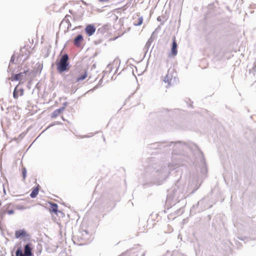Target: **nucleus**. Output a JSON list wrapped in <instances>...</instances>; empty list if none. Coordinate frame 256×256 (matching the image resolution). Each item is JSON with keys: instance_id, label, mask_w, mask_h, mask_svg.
Returning <instances> with one entry per match:
<instances>
[{"instance_id": "f257e3e1", "label": "nucleus", "mask_w": 256, "mask_h": 256, "mask_svg": "<svg viewBox=\"0 0 256 256\" xmlns=\"http://www.w3.org/2000/svg\"><path fill=\"white\" fill-rule=\"evenodd\" d=\"M164 82L167 84V88L174 86L178 83V79L176 70L174 68H170L167 74L164 78Z\"/></svg>"}, {"instance_id": "f03ea898", "label": "nucleus", "mask_w": 256, "mask_h": 256, "mask_svg": "<svg viewBox=\"0 0 256 256\" xmlns=\"http://www.w3.org/2000/svg\"><path fill=\"white\" fill-rule=\"evenodd\" d=\"M57 70L61 73L68 70L70 68L68 56L67 54L62 55L59 62H56Z\"/></svg>"}, {"instance_id": "7ed1b4c3", "label": "nucleus", "mask_w": 256, "mask_h": 256, "mask_svg": "<svg viewBox=\"0 0 256 256\" xmlns=\"http://www.w3.org/2000/svg\"><path fill=\"white\" fill-rule=\"evenodd\" d=\"M31 246L32 244H26L24 248V253H22L21 249H18L16 252V256H32V254Z\"/></svg>"}, {"instance_id": "20e7f679", "label": "nucleus", "mask_w": 256, "mask_h": 256, "mask_svg": "<svg viewBox=\"0 0 256 256\" xmlns=\"http://www.w3.org/2000/svg\"><path fill=\"white\" fill-rule=\"evenodd\" d=\"M76 77L74 82H78L83 80L88 76V71L84 68H78L76 71Z\"/></svg>"}, {"instance_id": "39448f33", "label": "nucleus", "mask_w": 256, "mask_h": 256, "mask_svg": "<svg viewBox=\"0 0 256 256\" xmlns=\"http://www.w3.org/2000/svg\"><path fill=\"white\" fill-rule=\"evenodd\" d=\"M178 44L176 42V38L175 36L173 37L172 38V44L170 52L168 54V56L174 58L178 54Z\"/></svg>"}, {"instance_id": "423d86ee", "label": "nucleus", "mask_w": 256, "mask_h": 256, "mask_svg": "<svg viewBox=\"0 0 256 256\" xmlns=\"http://www.w3.org/2000/svg\"><path fill=\"white\" fill-rule=\"evenodd\" d=\"M84 38L82 34H78L74 40V44L78 48H82Z\"/></svg>"}, {"instance_id": "0eeeda50", "label": "nucleus", "mask_w": 256, "mask_h": 256, "mask_svg": "<svg viewBox=\"0 0 256 256\" xmlns=\"http://www.w3.org/2000/svg\"><path fill=\"white\" fill-rule=\"evenodd\" d=\"M85 31L88 36H91L95 32L96 28L93 25L88 24L86 26Z\"/></svg>"}, {"instance_id": "6e6552de", "label": "nucleus", "mask_w": 256, "mask_h": 256, "mask_svg": "<svg viewBox=\"0 0 256 256\" xmlns=\"http://www.w3.org/2000/svg\"><path fill=\"white\" fill-rule=\"evenodd\" d=\"M14 206L11 204H8L6 206V208L4 212V213L8 214H14Z\"/></svg>"}, {"instance_id": "1a4fd4ad", "label": "nucleus", "mask_w": 256, "mask_h": 256, "mask_svg": "<svg viewBox=\"0 0 256 256\" xmlns=\"http://www.w3.org/2000/svg\"><path fill=\"white\" fill-rule=\"evenodd\" d=\"M28 236V234L24 230H20L16 231L15 232V236L17 238L22 237H26Z\"/></svg>"}, {"instance_id": "9d476101", "label": "nucleus", "mask_w": 256, "mask_h": 256, "mask_svg": "<svg viewBox=\"0 0 256 256\" xmlns=\"http://www.w3.org/2000/svg\"><path fill=\"white\" fill-rule=\"evenodd\" d=\"M24 94V90L20 88L18 90L16 86L13 92L14 97V98H18L19 96H22Z\"/></svg>"}, {"instance_id": "9b49d317", "label": "nucleus", "mask_w": 256, "mask_h": 256, "mask_svg": "<svg viewBox=\"0 0 256 256\" xmlns=\"http://www.w3.org/2000/svg\"><path fill=\"white\" fill-rule=\"evenodd\" d=\"M50 208H49V212L50 213L54 212L56 214H58V206L56 204L50 202Z\"/></svg>"}, {"instance_id": "f8f14e48", "label": "nucleus", "mask_w": 256, "mask_h": 256, "mask_svg": "<svg viewBox=\"0 0 256 256\" xmlns=\"http://www.w3.org/2000/svg\"><path fill=\"white\" fill-rule=\"evenodd\" d=\"M40 190V186L38 185L36 188H34L32 190V191L30 194V196L32 198H36L38 194V192Z\"/></svg>"}, {"instance_id": "ddd939ff", "label": "nucleus", "mask_w": 256, "mask_h": 256, "mask_svg": "<svg viewBox=\"0 0 256 256\" xmlns=\"http://www.w3.org/2000/svg\"><path fill=\"white\" fill-rule=\"evenodd\" d=\"M64 110V108H58L54 110L51 114V118H56L58 116H59Z\"/></svg>"}, {"instance_id": "4468645a", "label": "nucleus", "mask_w": 256, "mask_h": 256, "mask_svg": "<svg viewBox=\"0 0 256 256\" xmlns=\"http://www.w3.org/2000/svg\"><path fill=\"white\" fill-rule=\"evenodd\" d=\"M27 72L28 71L26 70V71H25L24 73L20 72L18 74H16L14 75V76L11 77L10 80L12 81L20 80L22 79V77L23 76V74H26Z\"/></svg>"}, {"instance_id": "2eb2a0df", "label": "nucleus", "mask_w": 256, "mask_h": 256, "mask_svg": "<svg viewBox=\"0 0 256 256\" xmlns=\"http://www.w3.org/2000/svg\"><path fill=\"white\" fill-rule=\"evenodd\" d=\"M134 20V24L136 26L141 25L143 22L142 16H138L137 18H136Z\"/></svg>"}, {"instance_id": "dca6fc26", "label": "nucleus", "mask_w": 256, "mask_h": 256, "mask_svg": "<svg viewBox=\"0 0 256 256\" xmlns=\"http://www.w3.org/2000/svg\"><path fill=\"white\" fill-rule=\"evenodd\" d=\"M22 174L23 176L24 180L26 178V170L25 168H23L22 170Z\"/></svg>"}, {"instance_id": "f3484780", "label": "nucleus", "mask_w": 256, "mask_h": 256, "mask_svg": "<svg viewBox=\"0 0 256 256\" xmlns=\"http://www.w3.org/2000/svg\"><path fill=\"white\" fill-rule=\"evenodd\" d=\"M14 208L18 209V210H23L24 208V207L22 206L16 205V206H14Z\"/></svg>"}, {"instance_id": "a211bd4d", "label": "nucleus", "mask_w": 256, "mask_h": 256, "mask_svg": "<svg viewBox=\"0 0 256 256\" xmlns=\"http://www.w3.org/2000/svg\"><path fill=\"white\" fill-rule=\"evenodd\" d=\"M28 50V48L24 46V47H23L22 49H21V52L22 53L23 52V51L24 50Z\"/></svg>"}, {"instance_id": "6ab92c4d", "label": "nucleus", "mask_w": 256, "mask_h": 256, "mask_svg": "<svg viewBox=\"0 0 256 256\" xmlns=\"http://www.w3.org/2000/svg\"><path fill=\"white\" fill-rule=\"evenodd\" d=\"M126 9V6H124V7L123 8V10H125Z\"/></svg>"}, {"instance_id": "aec40b11", "label": "nucleus", "mask_w": 256, "mask_h": 256, "mask_svg": "<svg viewBox=\"0 0 256 256\" xmlns=\"http://www.w3.org/2000/svg\"><path fill=\"white\" fill-rule=\"evenodd\" d=\"M29 54H30V52H28V54H27V55H28H28H29Z\"/></svg>"}]
</instances>
